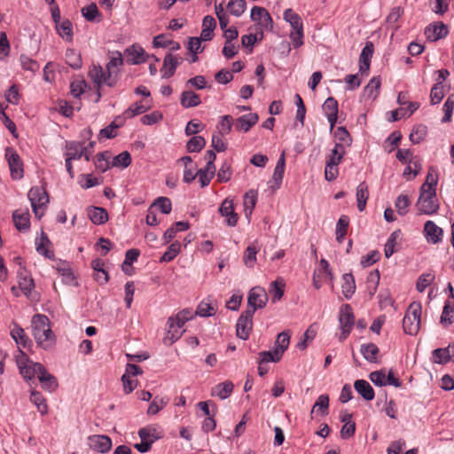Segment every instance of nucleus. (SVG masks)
<instances>
[{"instance_id":"nucleus-1","label":"nucleus","mask_w":454,"mask_h":454,"mask_svg":"<svg viewBox=\"0 0 454 454\" xmlns=\"http://www.w3.org/2000/svg\"><path fill=\"white\" fill-rule=\"evenodd\" d=\"M32 334L37 345L43 349H51L55 345V336L47 316L35 314L31 320Z\"/></svg>"},{"instance_id":"nucleus-2","label":"nucleus","mask_w":454,"mask_h":454,"mask_svg":"<svg viewBox=\"0 0 454 454\" xmlns=\"http://www.w3.org/2000/svg\"><path fill=\"white\" fill-rule=\"evenodd\" d=\"M91 153L88 151L87 146L84 143L76 141H68L65 145V166L66 169L71 178L74 177L73 171V160H78L82 157H84L87 161L90 160Z\"/></svg>"},{"instance_id":"nucleus-3","label":"nucleus","mask_w":454,"mask_h":454,"mask_svg":"<svg viewBox=\"0 0 454 454\" xmlns=\"http://www.w3.org/2000/svg\"><path fill=\"white\" fill-rule=\"evenodd\" d=\"M422 307L419 302H411L408 307L403 320V328L405 333L416 335L419 331Z\"/></svg>"},{"instance_id":"nucleus-4","label":"nucleus","mask_w":454,"mask_h":454,"mask_svg":"<svg viewBox=\"0 0 454 454\" xmlns=\"http://www.w3.org/2000/svg\"><path fill=\"white\" fill-rule=\"evenodd\" d=\"M27 197L35 217L41 219L49 203V197L46 191L43 187H32L28 192Z\"/></svg>"},{"instance_id":"nucleus-5","label":"nucleus","mask_w":454,"mask_h":454,"mask_svg":"<svg viewBox=\"0 0 454 454\" xmlns=\"http://www.w3.org/2000/svg\"><path fill=\"white\" fill-rule=\"evenodd\" d=\"M339 324L340 330L339 340L343 341L351 333L355 324L354 313L349 304H344L340 307L339 313Z\"/></svg>"},{"instance_id":"nucleus-6","label":"nucleus","mask_w":454,"mask_h":454,"mask_svg":"<svg viewBox=\"0 0 454 454\" xmlns=\"http://www.w3.org/2000/svg\"><path fill=\"white\" fill-rule=\"evenodd\" d=\"M17 364L20 372L26 380H30L35 376H39L41 369L44 366L40 363H35L29 360L26 355L20 351V356L17 357Z\"/></svg>"},{"instance_id":"nucleus-7","label":"nucleus","mask_w":454,"mask_h":454,"mask_svg":"<svg viewBox=\"0 0 454 454\" xmlns=\"http://www.w3.org/2000/svg\"><path fill=\"white\" fill-rule=\"evenodd\" d=\"M436 192L420 190L417 208L421 214L432 215L438 210Z\"/></svg>"},{"instance_id":"nucleus-8","label":"nucleus","mask_w":454,"mask_h":454,"mask_svg":"<svg viewBox=\"0 0 454 454\" xmlns=\"http://www.w3.org/2000/svg\"><path fill=\"white\" fill-rule=\"evenodd\" d=\"M250 18L254 22L256 23V26L260 30V39L262 37L263 30H272L273 20L269 12L265 8L260 6L253 7L251 10Z\"/></svg>"},{"instance_id":"nucleus-9","label":"nucleus","mask_w":454,"mask_h":454,"mask_svg":"<svg viewBox=\"0 0 454 454\" xmlns=\"http://www.w3.org/2000/svg\"><path fill=\"white\" fill-rule=\"evenodd\" d=\"M269 297L266 290L261 286H254L248 293V308L246 310H253V314H254L255 310L266 306Z\"/></svg>"},{"instance_id":"nucleus-10","label":"nucleus","mask_w":454,"mask_h":454,"mask_svg":"<svg viewBox=\"0 0 454 454\" xmlns=\"http://www.w3.org/2000/svg\"><path fill=\"white\" fill-rule=\"evenodd\" d=\"M253 310H245L241 313L236 324L237 337L247 340L253 328Z\"/></svg>"},{"instance_id":"nucleus-11","label":"nucleus","mask_w":454,"mask_h":454,"mask_svg":"<svg viewBox=\"0 0 454 454\" xmlns=\"http://www.w3.org/2000/svg\"><path fill=\"white\" fill-rule=\"evenodd\" d=\"M5 157L13 179H21L24 176L23 164L16 151L13 148L7 147L5 150Z\"/></svg>"},{"instance_id":"nucleus-12","label":"nucleus","mask_w":454,"mask_h":454,"mask_svg":"<svg viewBox=\"0 0 454 454\" xmlns=\"http://www.w3.org/2000/svg\"><path fill=\"white\" fill-rule=\"evenodd\" d=\"M89 75L98 88L106 85L113 87L115 82L107 73V69H104L101 66L94 65L89 72Z\"/></svg>"},{"instance_id":"nucleus-13","label":"nucleus","mask_w":454,"mask_h":454,"mask_svg":"<svg viewBox=\"0 0 454 454\" xmlns=\"http://www.w3.org/2000/svg\"><path fill=\"white\" fill-rule=\"evenodd\" d=\"M220 215L225 218L228 226L234 227L238 223L239 216L234 210L233 200L230 197L226 198L218 209Z\"/></svg>"},{"instance_id":"nucleus-14","label":"nucleus","mask_w":454,"mask_h":454,"mask_svg":"<svg viewBox=\"0 0 454 454\" xmlns=\"http://www.w3.org/2000/svg\"><path fill=\"white\" fill-rule=\"evenodd\" d=\"M183 59L171 53L167 54L163 59L161 68V77L163 79L170 78L174 75L176 67L181 64Z\"/></svg>"},{"instance_id":"nucleus-15","label":"nucleus","mask_w":454,"mask_h":454,"mask_svg":"<svg viewBox=\"0 0 454 454\" xmlns=\"http://www.w3.org/2000/svg\"><path fill=\"white\" fill-rule=\"evenodd\" d=\"M124 55L127 59V61L133 65L144 63L149 57L146 55L143 47L138 44H133L132 46L127 48L124 51Z\"/></svg>"},{"instance_id":"nucleus-16","label":"nucleus","mask_w":454,"mask_h":454,"mask_svg":"<svg viewBox=\"0 0 454 454\" xmlns=\"http://www.w3.org/2000/svg\"><path fill=\"white\" fill-rule=\"evenodd\" d=\"M442 229L433 221H427L424 225V235L428 243L438 244L442 239Z\"/></svg>"},{"instance_id":"nucleus-17","label":"nucleus","mask_w":454,"mask_h":454,"mask_svg":"<svg viewBox=\"0 0 454 454\" xmlns=\"http://www.w3.org/2000/svg\"><path fill=\"white\" fill-rule=\"evenodd\" d=\"M88 442L91 449L101 453L107 452L112 447V441L106 435H91L89 437Z\"/></svg>"},{"instance_id":"nucleus-18","label":"nucleus","mask_w":454,"mask_h":454,"mask_svg":"<svg viewBox=\"0 0 454 454\" xmlns=\"http://www.w3.org/2000/svg\"><path fill=\"white\" fill-rule=\"evenodd\" d=\"M258 120L259 116L255 113L241 115L236 120L235 129L238 131L248 132L257 123Z\"/></svg>"},{"instance_id":"nucleus-19","label":"nucleus","mask_w":454,"mask_h":454,"mask_svg":"<svg viewBox=\"0 0 454 454\" xmlns=\"http://www.w3.org/2000/svg\"><path fill=\"white\" fill-rule=\"evenodd\" d=\"M15 227L20 231H27L30 227V215L27 209H17L12 214Z\"/></svg>"},{"instance_id":"nucleus-20","label":"nucleus","mask_w":454,"mask_h":454,"mask_svg":"<svg viewBox=\"0 0 454 454\" xmlns=\"http://www.w3.org/2000/svg\"><path fill=\"white\" fill-rule=\"evenodd\" d=\"M138 435L142 441L153 445L154 442L162 437V430L157 426H147L138 431Z\"/></svg>"},{"instance_id":"nucleus-21","label":"nucleus","mask_w":454,"mask_h":454,"mask_svg":"<svg viewBox=\"0 0 454 454\" xmlns=\"http://www.w3.org/2000/svg\"><path fill=\"white\" fill-rule=\"evenodd\" d=\"M448 34V29L442 23L431 24L425 29V35L429 41L435 42L439 39L445 37Z\"/></svg>"},{"instance_id":"nucleus-22","label":"nucleus","mask_w":454,"mask_h":454,"mask_svg":"<svg viewBox=\"0 0 454 454\" xmlns=\"http://www.w3.org/2000/svg\"><path fill=\"white\" fill-rule=\"evenodd\" d=\"M433 361L436 364H447L454 361V344H450L445 348H436L433 351Z\"/></svg>"},{"instance_id":"nucleus-23","label":"nucleus","mask_w":454,"mask_h":454,"mask_svg":"<svg viewBox=\"0 0 454 454\" xmlns=\"http://www.w3.org/2000/svg\"><path fill=\"white\" fill-rule=\"evenodd\" d=\"M373 44L372 42H367L363 48L359 56V71L363 74L369 70L371 59L373 54Z\"/></svg>"},{"instance_id":"nucleus-24","label":"nucleus","mask_w":454,"mask_h":454,"mask_svg":"<svg viewBox=\"0 0 454 454\" xmlns=\"http://www.w3.org/2000/svg\"><path fill=\"white\" fill-rule=\"evenodd\" d=\"M18 283L20 288L26 295L30 294L35 287L33 278L25 270L22 269L18 271Z\"/></svg>"},{"instance_id":"nucleus-25","label":"nucleus","mask_w":454,"mask_h":454,"mask_svg":"<svg viewBox=\"0 0 454 454\" xmlns=\"http://www.w3.org/2000/svg\"><path fill=\"white\" fill-rule=\"evenodd\" d=\"M356 391L366 401L373 400L375 393L370 383L364 380H357L354 383Z\"/></svg>"},{"instance_id":"nucleus-26","label":"nucleus","mask_w":454,"mask_h":454,"mask_svg":"<svg viewBox=\"0 0 454 454\" xmlns=\"http://www.w3.org/2000/svg\"><path fill=\"white\" fill-rule=\"evenodd\" d=\"M215 27V20L210 15L205 16L202 20V30L200 33L201 39L203 41H210L214 36V30Z\"/></svg>"},{"instance_id":"nucleus-27","label":"nucleus","mask_w":454,"mask_h":454,"mask_svg":"<svg viewBox=\"0 0 454 454\" xmlns=\"http://www.w3.org/2000/svg\"><path fill=\"white\" fill-rule=\"evenodd\" d=\"M256 202H257V192L254 190H249L248 192H247L245 193L243 207H244L245 215L248 220L251 217V215H252L253 210L256 205Z\"/></svg>"},{"instance_id":"nucleus-28","label":"nucleus","mask_w":454,"mask_h":454,"mask_svg":"<svg viewBox=\"0 0 454 454\" xmlns=\"http://www.w3.org/2000/svg\"><path fill=\"white\" fill-rule=\"evenodd\" d=\"M173 320H168V332L163 339L164 344L171 345L183 335L184 330H180L179 326H176Z\"/></svg>"},{"instance_id":"nucleus-29","label":"nucleus","mask_w":454,"mask_h":454,"mask_svg":"<svg viewBox=\"0 0 454 454\" xmlns=\"http://www.w3.org/2000/svg\"><path fill=\"white\" fill-rule=\"evenodd\" d=\"M233 387L234 385L232 384V382L227 380L215 386L212 388L211 395L223 400L231 395Z\"/></svg>"},{"instance_id":"nucleus-30","label":"nucleus","mask_w":454,"mask_h":454,"mask_svg":"<svg viewBox=\"0 0 454 454\" xmlns=\"http://www.w3.org/2000/svg\"><path fill=\"white\" fill-rule=\"evenodd\" d=\"M38 380L41 382L42 387L50 392L54 391L58 387L56 378L49 373L45 367L41 369V373L38 376Z\"/></svg>"},{"instance_id":"nucleus-31","label":"nucleus","mask_w":454,"mask_h":454,"mask_svg":"<svg viewBox=\"0 0 454 454\" xmlns=\"http://www.w3.org/2000/svg\"><path fill=\"white\" fill-rule=\"evenodd\" d=\"M285 167H286V155H285V152H283L278 160V162H277V165L275 167L273 176H272V182H274L277 188H279L282 184V180H283V176H284V173H285Z\"/></svg>"},{"instance_id":"nucleus-32","label":"nucleus","mask_w":454,"mask_h":454,"mask_svg":"<svg viewBox=\"0 0 454 454\" xmlns=\"http://www.w3.org/2000/svg\"><path fill=\"white\" fill-rule=\"evenodd\" d=\"M341 288L344 297L349 300L356 292V283L352 274L346 273L342 276Z\"/></svg>"},{"instance_id":"nucleus-33","label":"nucleus","mask_w":454,"mask_h":454,"mask_svg":"<svg viewBox=\"0 0 454 454\" xmlns=\"http://www.w3.org/2000/svg\"><path fill=\"white\" fill-rule=\"evenodd\" d=\"M180 103L184 108H191L200 105L201 100L198 94L192 90L184 91L181 94Z\"/></svg>"},{"instance_id":"nucleus-34","label":"nucleus","mask_w":454,"mask_h":454,"mask_svg":"<svg viewBox=\"0 0 454 454\" xmlns=\"http://www.w3.org/2000/svg\"><path fill=\"white\" fill-rule=\"evenodd\" d=\"M55 26L59 35L62 39L67 42H71L73 40V26L70 20H63Z\"/></svg>"},{"instance_id":"nucleus-35","label":"nucleus","mask_w":454,"mask_h":454,"mask_svg":"<svg viewBox=\"0 0 454 454\" xmlns=\"http://www.w3.org/2000/svg\"><path fill=\"white\" fill-rule=\"evenodd\" d=\"M360 352L363 355L364 358L369 363L378 362V354L380 350L374 343H367L361 345Z\"/></svg>"},{"instance_id":"nucleus-36","label":"nucleus","mask_w":454,"mask_h":454,"mask_svg":"<svg viewBox=\"0 0 454 454\" xmlns=\"http://www.w3.org/2000/svg\"><path fill=\"white\" fill-rule=\"evenodd\" d=\"M286 283L283 278H278L270 283L269 287V293L272 296V301L276 302L284 295Z\"/></svg>"},{"instance_id":"nucleus-37","label":"nucleus","mask_w":454,"mask_h":454,"mask_svg":"<svg viewBox=\"0 0 454 454\" xmlns=\"http://www.w3.org/2000/svg\"><path fill=\"white\" fill-rule=\"evenodd\" d=\"M438 183V170L435 167H430L427 175L425 183L422 184L420 190H427L436 192V185Z\"/></svg>"},{"instance_id":"nucleus-38","label":"nucleus","mask_w":454,"mask_h":454,"mask_svg":"<svg viewBox=\"0 0 454 454\" xmlns=\"http://www.w3.org/2000/svg\"><path fill=\"white\" fill-rule=\"evenodd\" d=\"M123 64V59L121 58V53H117L116 56H113L110 59V61L106 65L107 73L113 80L116 82L118 79V72L120 67H121Z\"/></svg>"},{"instance_id":"nucleus-39","label":"nucleus","mask_w":454,"mask_h":454,"mask_svg":"<svg viewBox=\"0 0 454 454\" xmlns=\"http://www.w3.org/2000/svg\"><path fill=\"white\" fill-rule=\"evenodd\" d=\"M88 215L90 221L95 224H103L108 219V214L106 209L102 207H93L89 209Z\"/></svg>"},{"instance_id":"nucleus-40","label":"nucleus","mask_w":454,"mask_h":454,"mask_svg":"<svg viewBox=\"0 0 454 454\" xmlns=\"http://www.w3.org/2000/svg\"><path fill=\"white\" fill-rule=\"evenodd\" d=\"M290 342V334L288 332L280 333L276 340L275 351L277 352L276 358H281L283 353L287 349Z\"/></svg>"},{"instance_id":"nucleus-41","label":"nucleus","mask_w":454,"mask_h":454,"mask_svg":"<svg viewBox=\"0 0 454 454\" xmlns=\"http://www.w3.org/2000/svg\"><path fill=\"white\" fill-rule=\"evenodd\" d=\"M11 336L20 347L26 348L30 343L29 338L27 336L24 330L16 324L11 330Z\"/></svg>"},{"instance_id":"nucleus-42","label":"nucleus","mask_w":454,"mask_h":454,"mask_svg":"<svg viewBox=\"0 0 454 454\" xmlns=\"http://www.w3.org/2000/svg\"><path fill=\"white\" fill-rule=\"evenodd\" d=\"M67 64L74 69L82 67V61L81 53L74 49H67L65 54Z\"/></svg>"},{"instance_id":"nucleus-43","label":"nucleus","mask_w":454,"mask_h":454,"mask_svg":"<svg viewBox=\"0 0 454 454\" xmlns=\"http://www.w3.org/2000/svg\"><path fill=\"white\" fill-rule=\"evenodd\" d=\"M345 153V147L343 146V145L340 143H335L334 147L332 149L326 162L332 165L339 166V164L341 162L344 157Z\"/></svg>"},{"instance_id":"nucleus-44","label":"nucleus","mask_w":454,"mask_h":454,"mask_svg":"<svg viewBox=\"0 0 454 454\" xmlns=\"http://www.w3.org/2000/svg\"><path fill=\"white\" fill-rule=\"evenodd\" d=\"M368 197V186L364 182H363L356 188L357 208L360 212L364 210Z\"/></svg>"},{"instance_id":"nucleus-45","label":"nucleus","mask_w":454,"mask_h":454,"mask_svg":"<svg viewBox=\"0 0 454 454\" xmlns=\"http://www.w3.org/2000/svg\"><path fill=\"white\" fill-rule=\"evenodd\" d=\"M150 108L151 105H145L141 101L136 102L124 111L123 115L125 118H133L136 115L145 113Z\"/></svg>"},{"instance_id":"nucleus-46","label":"nucleus","mask_w":454,"mask_h":454,"mask_svg":"<svg viewBox=\"0 0 454 454\" xmlns=\"http://www.w3.org/2000/svg\"><path fill=\"white\" fill-rule=\"evenodd\" d=\"M30 401L37 407L38 411L44 415L48 412V405L45 398L41 393L32 390L30 395Z\"/></svg>"},{"instance_id":"nucleus-47","label":"nucleus","mask_w":454,"mask_h":454,"mask_svg":"<svg viewBox=\"0 0 454 454\" xmlns=\"http://www.w3.org/2000/svg\"><path fill=\"white\" fill-rule=\"evenodd\" d=\"M380 87V80L379 77H372L369 83L364 89V97L373 99L378 96Z\"/></svg>"},{"instance_id":"nucleus-48","label":"nucleus","mask_w":454,"mask_h":454,"mask_svg":"<svg viewBox=\"0 0 454 454\" xmlns=\"http://www.w3.org/2000/svg\"><path fill=\"white\" fill-rule=\"evenodd\" d=\"M349 223V218L347 215H341L336 224V240L341 243L344 240V237L347 233L348 226Z\"/></svg>"},{"instance_id":"nucleus-49","label":"nucleus","mask_w":454,"mask_h":454,"mask_svg":"<svg viewBox=\"0 0 454 454\" xmlns=\"http://www.w3.org/2000/svg\"><path fill=\"white\" fill-rule=\"evenodd\" d=\"M284 20L288 22L293 29L302 30L303 25L300 16L295 13L292 9H287L284 12Z\"/></svg>"},{"instance_id":"nucleus-50","label":"nucleus","mask_w":454,"mask_h":454,"mask_svg":"<svg viewBox=\"0 0 454 454\" xmlns=\"http://www.w3.org/2000/svg\"><path fill=\"white\" fill-rule=\"evenodd\" d=\"M201 41H203L200 37H191L188 43V51L192 54L191 61L192 63L198 61V54L203 51V47L201 46Z\"/></svg>"},{"instance_id":"nucleus-51","label":"nucleus","mask_w":454,"mask_h":454,"mask_svg":"<svg viewBox=\"0 0 454 454\" xmlns=\"http://www.w3.org/2000/svg\"><path fill=\"white\" fill-rule=\"evenodd\" d=\"M427 134V128L423 124L416 125L411 134L410 140L412 144H419L422 142Z\"/></svg>"},{"instance_id":"nucleus-52","label":"nucleus","mask_w":454,"mask_h":454,"mask_svg":"<svg viewBox=\"0 0 454 454\" xmlns=\"http://www.w3.org/2000/svg\"><path fill=\"white\" fill-rule=\"evenodd\" d=\"M232 124L233 118L231 115L226 114L222 116L216 126L218 134L222 136L228 135L231 131Z\"/></svg>"},{"instance_id":"nucleus-53","label":"nucleus","mask_w":454,"mask_h":454,"mask_svg":"<svg viewBox=\"0 0 454 454\" xmlns=\"http://www.w3.org/2000/svg\"><path fill=\"white\" fill-rule=\"evenodd\" d=\"M181 251V244L178 241L172 243L160 259V262H171Z\"/></svg>"},{"instance_id":"nucleus-54","label":"nucleus","mask_w":454,"mask_h":454,"mask_svg":"<svg viewBox=\"0 0 454 454\" xmlns=\"http://www.w3.org/2000/svg\"><path fill=\"white\" fill-rule=\"evenodd\" d=\"M227 9L231 15L239 17L245 12L246 2L245 0H230Z\"/></svg>"},{"instance_id":"nucleus-55","label":"nucleus","mask_w":454,"mask_h":454,"mask_svg":"<svg viewBox=\"0 0 454 454\" xmlns=\"http://www.w3.org/2000/svg\"><path fill=\"white\" fill-rule=\"evenodd\" d=\"M168 403V399L167 397L155 396L148 407L147 414H157L160 411H161L164 407L167 406Z\"/></svg>"},{"instance_id":"nucleus-56","label":"nucleus","mask_w":454,"mask_h":454,"mask_svg":"<svg viewBox=\"0 0 454 454\" xmlns=\"http://www.w3.org/2000/svg\"><path fill=\"white\" fill-rule=\"evenodd\" d=\"M111 155L108 152H103L97 155V160L95 162L96 168L100 172H106L110 167Z\"/></svg>"},{"instance_id":"nucleus-57","label":"nucleus","mask_w":454,"mask_h":454,"mask_svg":"<svg viewBox=\"0 0 454 454\" xmlns=\"http://www.w3.org/2000/svg\"><path fill=\"white\" fill-rule=\"evenodd\" d=\"M400 237V231H395L392 232L387 239L386 244H385V256L387 258H389L394 253H395V247L397 242V239Z\"/></svg>"},{"instance_id":"nucleus-58","label":"nucleus","mask_w":454,"mask_h":454,"mask_svg":"<svg viewBox=\"0 0 454 454\" xmlns=\"http://www.w3.org/2000/svg\"><path fill=\"white\" fill-rule=\"evenodd\" d=\"M380 282V272L378 270L372 271L367 278V288L370 296H373L377 291Z\"/></svg>"},{"instance_id":"nucleus-59","label":"nucleus","mask_w":454,"mask_h":454,"mask_svg":"<svg viewBox=\"0 0 454 454\" xmlns=\"http://www.w3.org/2000/svg\"><path fill=\"white\" fill-rule=\"evenodd\" d=\"M434 280V275L432 272H427L420 275L416 284V289L422 293Z\"/></svg>"},{"instance_id":"nucleus-60","label":"nucleus","mask_w":454,"mask_h":454,"mask_svg":"<svg viewBox=\"0 0 454 454\" xmlns=\"http://www.w3.org/2000/svg\"><path fill=\"white\" fill-rule=\"evenodd\" d=\"M131 163V157L128 152H122L117 156L114 157L111 165L112 167L127 168Z\"/></svg>"},{"instance_id":"nucleus-61","label":"nucleus","mask_w":454,"mask_h":454,"mask_svg":"<svg viewBox=\"0 0 454 454\" xmlns=\"http://www.w3.org/2000/svg\"><path fill=\"white\" fill-rule=\"evenodd\" d=\"M206 145V140L200 136L192 137L186 145L187 150L191 153L200 152Z\"/></svg>"},{"instance_id":"nucleus-62","label":"nucleus","mask_w":454,"mask_h":454,"mask_svg":"<svg viewBox=\"0 0 454 454\" xmlns=\"http://www.w3.org/2000/svg\"><path fill=\"white\" fill-rule=\"evenodd\" d=\"M411 201L407 195L401 194L396 198L395 206L400 215H404L408 212Z\"/></svg>"},{"instance_id":"nucleus-63","label":"nucleus","mask_w":454,"mask_h":454,"mask_svg":"<svg viewBox=\"0 0 454 454\" xmlns=\"http://www.w3.org/2000/svg\"><path fill=\"white\" fill-rule=\"evenodd\" d=\"M151 207H157L161 213L166 215L169 214L172 209L171 200L167 197H159Z\"/></svg>"},{"instance_id":"nucleus-64","label":"nucleus","mask_w":454,"mask_h":454,"mask_svg":"<svg viewBox=\"0 0 454 454\" xmlns=\"http://www.w3.org/2000/svg\"><path fill=\"white\" fill-rule=\"evenodd\" d=\"M454 109V96L451 95L448 97L446 101L443 104L442 110L444 112V115L442 119V122H450L451 121L452 112Z\"/></svg>"}]
</instances>
